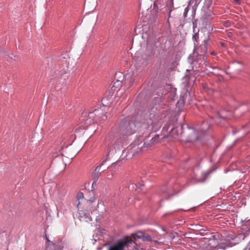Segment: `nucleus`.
Returning a JSON list of instances; mask_svg holds the SVG:
<instances>
[{"label":"nucleus","mask_w":250,"mask_h":250,"mask_svg":"<svg viewBox=\"0 0 250 250\" xmlns=\"http://www.w3.org/2000/svg\"><path fill=\"white\" fill-rule=\"evenodd\" d=\"M103 109L100 108L90 111L88 114L85 113L81 119L82 125L83 129H86L87 126L97 122L101 118L103 120L106 119V116L103 113Z\"/></svg>","instance_id":"nucleus-1"},{"label":"nucleus","mask_w":250,"mask_h":250,"mask_svg":"<svg viewBox=\"0 0 250 250\" xmlns=\"http://www.w3.org/2000/svg\"><path fill=\"white\" fill-rule=\"evenodd\" d=\"M183 125L181 124L178 125L176 126L172 127L169 132V135L175 140H182V136L184 134L183 131Z\"/></svg>","instance_id":"nucleus-2"},{"label":"nucleus","mask_w":250,"mask_h":250,"mask_svg":"<svg viewBox=\"0 0 250 250\" xmlns=\"http://www.w3.org/2000/svg\"><path fill=\"white\" fill-rule=\"evenodd\" d=\"M198 134V131H196L193 128L188 127L186 134L184 133L183 136L188 138L185 140L186 141L194 142L199 139Z\"/></svg>","instance_id":"nucleus-3"},{"label":"nucleus","mask_w":250,"mask_h":250,"mask_svg":"<svg viewBox=\"0 0 250 250\" xmlns=\"http://www.w3.org/2000/svg\"><path fill=\"white\" fill-rule=\"evenodd\" d=\"M129 243H130V241L127 238H124L110 246L108 250H123L124 248Z\"/></svg>","instance_id":"nucleus-4"},{"label":"nucleus","mask_w":250,"mask_h":250,"mask_svg":"<svg viewBox=\"0 0 250 250\" xmlns=\"http://www.w3.org/2000/svg\"><path fill=\"white\" fill-rule=\"evenodd\" d=\"M121 133H119L115 129L112 130L109 134L108 139L109 143L108 146L113 145L116 143L117 140L120 138Z\"/></svg>","instance_id":"nucleus-5"},{"label":"nucleus","mask_w":250,"mask_h":250,"mask_svg":"<svg viewBox=\"0 0 250 250\" xmlns=\"http://www.w3.org/2000/svg\"><path fill=\"white\" fill-rule=\"evenodd\" d=\"M207 51V43L206 41L204 42L203 46L201 45L198 46L197 45L194 46V53H196L200 56H204Z\"/></svg>","instance_id":"nucleus-6"},{"label":"nucleus","mask_w":250,"mask_h":250,"mask_svg":"<svg viewBox=\"0 0 250 250\" xmlns=\"http://www.w3.org/2000/svg\"><path fill=\"white\" fill-rule=\"evenodd\" d=\"M64 244L62 241H58L53 243H49L47 250H63Z\"/></svg>","instance_id":"nucleus-7"},{"label":"nucleus","mask_w":250,"mask_h":250,"mask_svg":"<svg viewBox=\"0 0 250 250\" xmlns=\"http://www.w3.org/2000/svg\"><path fill=\"white\" fill-rule=\"evenodd\" d=\"M211 172V171H207L203 172L201 174V177H198L197 176H195L193 178L192 182L193 183H203L205 181L206 179L208 178V175Z\"/></svg>","instance_id":"nucleus-8"},{"label":"nucleus","mask_w":250,"mask_h":250,"mask_svg":"<svg viewBox=\"0 0 250 250\" xmlns=\"http://www.w3.org/2000/svg\"><path fill=\"white\" fill-rule=\"evenodd\" d=\"M159 116H156L154 114H150V118L147 121V124L148 125V128L149 129H152L154 126L156 125L159 120Z\"/></svg>","instance_id":"nucleus-9"},{"label":"nucleus","mask_w":250,"mask_h":250,"mask_svg":"<svg viewBox=\"0 0 250 250\" xmlns=\"http://www.w3.org/2000/svg\"><path fill=\"white\" fill-rule=\"evenodd\" d=\"M135 125L133 123H128L125 125L123 126L121 130L123 133H125L127 135H129L133 133V128Z\"/></svg>","instance_id":"nucleus-10"},{"label":"nucleus","mask_w":250,"mask_h":250,"mask_svg":"<svg viewBox=\"0 0 250 250\" xmlns=\"http://www.w3.org/2000/svg\"><path fill=\"white\" fill-rule=\"evenodd\" d=\"M108 155H107L106 158L103 161L101 164L100 166H98L95 168V171L92 175V177L94 180V182H96L97 181L102 171L104 170H103L102 171H100V168H101L102 165H103L104 164V163H105L107 161V160L108 159Z\"/></svg>","instance_id":"nucleus-11"},{"label":"nucleus","mask_w":250,"mask_h":250,"mask_svg":"<svg viewBox=\"0 0 250 250\" xmlns=\"http://www.w3.org/2000/svg\"><path fill=\"white\" fill-rule=\"evenodd\" d=\"M79 218L81 221L84 220L86 222L91 221V217L90 215L89 212L87 210L85 211L79 210Z\"/></svg>","instance_id":"nucleus-12"},{"label":"nucleus","mask_w":250,"mask_h":250,"mask_svg":"<svg viewBox=\"0 0 250 250\" xmlns=\"http://www.w3.org/2000/svg\"><path fill=\"white\" fill-rule=\"evenodd\" d=\"M144 233L142 231H138L136 233L132 235L131 237H126L125 238H127L130 241V243L134 241H136L137 239H142Z\"/></svg>","instance_id":"nucleus-13"},{"label":"nucleus","mask_w":250,"mask_h":250,"mask_svg":"<svg viewBox=\"0 0 250 250\" xmlns=\"http://www.w3.org/2000/svg\"><path fill=\"white\" fill-rule=\"evenodd\" d=\"M166 135L156 134L151 140V145H154L160 141L162 139L166 138Z\"/></svg>","instance_id":"nucleus-14"},{"label":"nucleus","mask_w":250,"mask_h":250,"mask_svg":"<svg viewBox=\"0 0 250 250\" xmlns=\"http://www.w3.org/2000/svg\"><path fill=\"white\" fill-rule=\"evenodd\" d=\"M142 240L144 242L151 241L152 240V238L149 235H145L144 234L143 236V237L142 238Z\"/></svg>","instance_id":"nucleus-15"},{"label":"nucleus","mask_w":250,"mask_h":250,"mask_svg":"<svg viewBox=\"0 0 250 250\" xmlns=\"http://www.w3.org/2000/svg\"><path fill=\"white\" fill-rule=\"evenodd\" d=\"M192 39L194 41V46L197 45V39H198V34H195L192 37Z\"/></svg>","instance_id":"nucleus-16"},{"label":"nucleus","mask_w":250,"mask_h":250,"mask_svg":"<svg viewBox=\"0 0 250 250\" xmlns=\"http://www.w3.org/2000/svg\"><path fill=\"white\" fill-rule=\"evenodd\" d=\"M83 197H84L83 194L82 192L78 193L77 195V198L78 200H80L81 199H83Z\"/></svg>","instance_id":"nucleus-17"},{"label":"nucleus","mask_w":250,"mask_h":250,"mask_svg":"<svg viewBox=\"0 0 250 250\" xmlns=\"http://www.w3.org/2000/svg\"><path fill=\"white\" fill-rule=\"evenodd\" d=\"M94 201V197H92L90 198L89 199L87 200L86 201V202L87 203H91L93 202Z\"/></svg>","instance_id":"nucleus-18"},{"label":"nucleus","mask_w":250,"mask_h":250,"mask_svg":"<svg viewBox=\"0 0 250 250\" xmlns=\"http://www.w3.org/2000/svg\"><path fill=\"white\" fill-rule=\"evenodd\" d=\"M46 247H47V249L48 248V245L49 244V243H53V242H51L49 240V239L48 238V237L47 236H46Z\"/></svg>","instance_id":"nucleus-19"},{"label":"nucleus","mask_w":250,"mask_h":250,"mask_svg":"<svg viewBox=\"0 0 250 250\" xmlns=\"http://www.w3.org/2000/svg\"><path fill=\"white\" fill-rule=\"evenodd\" d=\"M169 129V125H166L164 126L163 131H167Z\"/></svg>","instance_id":"nucleus-20"},{"label":"nucleus","mask_w":250,"mask_h":250,"mask_svg":"<svg viewBox=\"0 0 250 250\" xmlns=\"http://www.w3.org/2000/svg\"><path fill=\"white\" fill-rule=\"evenodd\" d=\"M188 11V7H187L185 9V11H184V16L185 17L187 16V14Z\"/></svg>","instance_id":"nucleus-21"},{"label":"nucleus","mask_w":250,"mask_h":250,"mask_svg":"<svg viewBox=\"0 0 250 250\" xmlns=\"http://www.w3.org/2000/svg\"><path fill=\"white\" fill-rule=\"evenodd\" d=\"M80 202H79L78 203V204H77V208H79V206H80Z\"/></svg>","instance_id":"nucleus-22"},{"label":"nucleus","mask_w":250,"mask_h":250,"mask_svg":"<svg viewBox=\"0 0 250 250\" xmlns=\"http://www.w3.org/2000/svg\"><path fill=\"white\" fill-rule=\"evenodd\" d=\"M211 55H214V54H215L214 52H212L211 53Z\"/></svg>","instance_id":"nucleus-23"},{"label":"nucleus","mask_w":250,"mask_h":250,"mask_svg":"<svg viewBox=\"0 0 250 250\" xmlns=\"http://www.w3.org/2000/svg\"><path fill=\"white\" fill-rule=\"evenodd\" d=\"M142 1H141V2H140V6H141V5H142Z\"/></svg>","instance_id":"nucleus-24"},{"label":"nucleus","mask_w":250,"mask_h":250,"mask_svg":"<svg viewBox=\"0 0 250 250\" xmlns=\"http://www.w3.org/2000/svg\"><path fill=\"white\" fill-rule=\"evenodd\" d=\"M235 1H236V2H238V1H239V0H235Z\"/></svg>","instance_id":"nucleus-25"}]
</instances>
